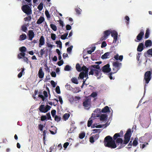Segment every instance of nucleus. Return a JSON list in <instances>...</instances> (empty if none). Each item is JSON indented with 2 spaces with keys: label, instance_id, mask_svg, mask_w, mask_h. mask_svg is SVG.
Listing matches in <instances>:
<instances>
[{
  "label": "nucleus",
  "instance_id": "f257e3e1",
  "mask_svg": "<svg viewBox=\"0 0 152 152\" xmlns=\"http://www.w3.org/2000/svg\"><path fill=\"white\" fill-rule=\"evenodd\" d=\"M104 142L105 146L106 147L113 148H115L116 147V145L115 141L110 136H107L105 138Z\"/></svg>",
  "mask_w": 152,
  "mask_h": 152
},
{
  "label": "nucleus",
  "instance_id": "f03ea898",
  "mask_svg": "<svg viewBox=\"0 0 152 152\" xmlns=\"http://www.w3.org/2000/svg\"><path fill=\"white\" fill-rule=\"evenodd\" d=\"M122 64L117 61L113 63V72H110L108 75V77L110 79H113L112 75L113 74L116 73L121 68Z\"/></svg>",
  "mask_w": 152,
  "mask_h": 152
},
{
  "label": "nucleus",
  "instance_id": "7ed1b4c3",
  "mask_svg": "<svg viewBox=\"0 0 152 152\" xmlns=\"http://www.w3.org/2000/svg\"><path fill=\"white\" fill-rule=\"evenodd\" d=\"M26 4L23 1L22 2L23 5L21 7V9L23 11L28 15H30L32 13V10L31 8V6H29L28 4Z\"/></svg>",
  "mask_w": 152,
  "mask_h": 152
},
{
  "label": "nucleus",
  "instance_id": "20e7f679",
  "mask_svg": "<svg viewBox=\"0 0 152 152\" xmlns=\"http://www.w3.org/2000/svg\"><path fill=\"white\" fill-rule=\"evenodd\" d=\"M90 70V71L88 73L89 75H94L98 79L101 78L102 75V73L100 72L101 70H99L94 69H91Z\"/></svg>",
  "mask_w": 152,
  "mask_h": 152
},
{
  "label": "nucleus",
  "instance_id": "39448f33",
  "mask_svg": "<svg viewBox=\"0 0 152 152\" xmlns=\"http://www.w3.org/2000/svg\"><path fill=\"white\" fill-rule=\"evenodd\" d=\"M151 73L150 71H148L146 72L144 76V80L145 81V87L147 86V84L149 83L151 78Z\"/></svg>",
  "mask_w": 152,
  "mask_h": 152
},
{
  "label": "nucleus",
  "instance_id": "423d86ee",
  "mask_svg": "<svg viewBox=\"0 0 152 152\" xmlns=\"http://www.w3.org/2000/svg\"><path fill=\"white\" fill-rule=\"evenodd\" d=\"M51 107L48 105L45 106L44 104L41 105L38 108L39 110L41 113H46L49 110Z\"/></svg>",
  "mask_w": 152,
  "mask_h": 152
},
{
  "label": "nucleus",
  "instance_id": "0eeeda50",
  "mask_svg": "<svg viewBox=\"0 0 152 152\" xmlns=\"http://www.w3.org/2000/svg\"><path fill=\"white\" fill-rule=\"evenodd\" d=\"M83 104L85 108L89 107L91 105V99L88 97H86L83 102Z\"/></svg>",
  "mask_w": 152,
  "mask_h": 152
},
{
  "label": "nucleus",
  "instance_id": "6e6552de",
  "mask_svg": "<svg viewBox=\"0 0 152 152\" xmlns=\"http://www.w3.org/2000/svg\"><path fill=\"white\" fill-rule=\"evenodd\" d=\"M144 35V32L143 30H141L140 32L138 34L136 37V39L134 40L135 41L137 42L140 41L142 39Z\"/></svg>",
  "mask_w": 152,
  "mask_h": 152
},
{
  "label": "nucleus",
  "instance_id": "1a4fd4ad",
  "mask_svg": "<svg viewBox=\"0 0 152 152\" xmlns=\"http://www.w3.org/2000/svg\"><path fill=\"white\" fill-rule=\"evenodd\" d=\"M110 65L108 64L102 67V71L104 72H109L111 71V69L110 67Z\"/></svg>",
  "mask_w": 152,
  "mask_h": 152
},
{
  "label": "nucleus",
  "instance_id": "9d476101",
  "mask_svg": "<svg viewBox=\"0 0 152 152\" xmlns=\"http://www.w3.org/2000/svg\"><path fill=\"white\" fill-rule=\"evenodd\" d=\"M111 33V36L113 38V43H115L118 38V34L117 32L115 31H112Z\"/></svg>",
  "mask_w": 152,
  "mask_h": 152
},
{
  "label": "nucleus",
  "instance_id": "9b49d317",
  "mask_svg": "<svg viewBox=\"0 0 152 152\" xmlns=\"http://www.w3.org/2000/svg\"><path fill=\"white\" fill-rule=\"evenodd\" d=\"M131 135V130L130 129H129L125 134L124 138L130 140Z\"/></svg>",
  "mask_w": 152,
  "mask_h": 152
},
{
  "label": "nucleus",
  "instance_id": "f8f14e48",
  "mask_svg": "<svg viewBox=\"0 0 152 152\" xmlns=\"http://www.w3.org/2000/svg\"><path fill=\"white\" fill-rule=\"evenodd\" d=\"M28 35L29 37V39L32 40L34 36V34L33 31L31 30H29Z\"/></svg>",
  "mask_w": 152,
  "mask_h": 152
},
{
  "label": "nucleus",
  "instance_id": "ddd939ff",
  "mask_svg": "<svg viewBox=\"0 0 152 152\" xmlns=\"http://www.w3.org/2000/svg\"><path fill=\"white\" fill-rule=\"evenodd\" d=\"M45 44V39L44 37L42 36H41L39 39V47H41L42 46L44 45Z\"/></svg>",
  "mask_w": 152,
  "mask_h": 152
},
{
  "label": "nucleus",
  "instance_id": "4468645a",
  "mask_svg": "<svg viewBox=\"0 0 152 152\" xmlns=\"http://www.w3.org/2000/svg\"><path fill=\"white\" fill-rule=\"evenodd\" d=\"M38 76L40 78H42L43 77L44 75V73L42 71V67H40L39 69L38 72Z\"/></svg>",
  "mask_w": 152,
  "mask_h": 152
},
{
  "label": "nucleus",
  "instance_id": "2eb2a0df",
  "mask_svg": "<svg viewBox=\"0 0 152 152\" xmlns=\"http://www.w3.org/2000/svg\"><path fill=\"white\" fill-rule=\"evenodd\" d=\"M123 134V132L122 131H121L120 133H116L115 134L113 137L114 140H115L118 137H121Z\"/></svg>",
  "mask_w": 152,
  "mask_h": 152
},
{
  "label": "nucleus",
  "instance_id": "dca6fc26",
  "mask_svg": "<svg viewBox=\"0 0 152 152\" xmlns=\"http://www.w3.org/2000/svg\"><path fill=\"white\" fill-rule=\"evenodd\" d=\"M144 49V45L142 43H140L138 45L137 50L138 51L141 52Z\"/></svg>",
  "mask_w": 152,
  "mask_h": 152
},
{
  "label": "nucleus",
  "instance_id": "f3484780",
  "mask_svg": "<svg viewBox=\"0 0 152 152\" xmlns=\"http://www.w3.org/2000/svg\"><path fill=\"white\" fill-rule=\"evenodd\" d=\"M111 52H107L105 53L104 55L101 56V58L102 59H106L109 58V56L110 55Z\"/></svg>",
  "mask_w": 152,
  "mask_h": 152
},
{
  "label": "nucleus",
  "instance_id": "a211bd4d",
  "mask_svg": "<svg viewBox=\"0 0 152 152\" xmlns=\"http://www.w3.org/2000/svg\"><path fill=\"white\" fill-rule=\"evenodd\" d=\"M114 58L116 60H119L120 61H121L123 59V57L122 55H121L119 56L118 54L114 56Z\"/></svg>",
  "mask_w": 152,
  "mask_h": 152
},
{
  "label": "nucleus",
  "instance_id": "6ab92c4d",
  "mask_svg": "<svg viewBox=\"0 0 152 152\" xmlns=\"http://www.w3.org/2000/svg\"><path fill=\"white\" fill-rule=\"evenodd\" d=\"M89 68L90 69H94L98 70H101L100 66L99 65H92L89 66Z\"/></svg>",
  "mask_w": 152,
  "mask_h": 152
},
{
  "label": "nucleus",
  "instance_id": "aec40b11",
  "mask_svg": "<svg viewBox=\"0 0 152 152\" xmlns=\"http://www.w3.org/2000/svg\"><path fill=\"white\" fill-rule=\"evenodd\" d=\"M112 31L111 29L106 30L104 31V34L105 37L107 38V37L111 34Z\"/></svg>",
  "mask_w": 152,
  "mask_h": 152
},
{
  "label": "nucleus",
  "instance_id": "412c9836",
  "mask_svg": "<svg viewBox=\"0 0 152 152\" xmlns=\"http://www.w3.org/2000/svg\"><path fill=\"white\" fill-rule=\"evenodd\" d=\"M152 45V42L150 40H148L145 42V46L146 47L150 46Z\"/></svg>",
  "mask_w": 152,
  "mask_h": 152
},
{
  "label": "nucleus",
  "instance_id": "4be33fe9",
  "mask_svg": "<svg viewBox=\"0 0 152 152\" xmlns=\"http://www.w3.org/2000/svg\"><path fill=\"white\" fill-rule=\"evenodd\" d=\"M107 116L106 114H102L100 115V119L101 121H104L107 119Z\"/></svg>",
  "mask_w": 152,
  "mask_h": 152
},
{
  "label": "nucleus",
  "instance_id": "5701e85b",
  "mask_svg": "<svg viewBox=\"0 0 152 152\" xmlns=\"http://www.w3.org/2000/svg\"><path fill=\"white\" fill-rule=\"evenodd\" d=\"M44 18L43 17H40L38 20L37 22V23L38 24H40L44 21Z\"/></svg>",
  "mask_w": 152,
  "mask_h": 152
},
{
  "label": "nucleus",
  "instance_id": "b1692460",
  "mask_svg": "<svg viewBox=\"0 0 152 152\" xmlns=\"http://www.w3.org/2000/svg\"><path fill=\"white\" fill-rule=\"evenodd\" d=\"M109 111V108L108 106H106L102 110V112L103 113H106Z\"/></svg>",
  "mask_w": 152,
  "mask_h": 152
},
{
  "label": "nucleus",
  "instance_id": "393cba45",
  "mask_svg": "<svg viewBox=\"0 0 152 152\" xmlns=\"http://www.w3.org/2000/svg\"><path fill=\"white\" fill-rule=\"evenodd\" d=\"M26 38L27 36L25 34H22L20 36L19 40L21 41L24 40L26 39Z\"/></svg>",
  "mask_w": 152,
  "mask_h": 152
},
{
  "label": "nucleus",
  "instance_id": "a878e982",
  "mask_svg": "<svg viewBox=\"0 0 152 152\" xmlns=\"http://www.w3.org/2000/svg\"><path fill=\"white\" fill-rule=\"evenodd\" d=\"M70 115L69 113H66L63 115V118L64 120L65 121L67 120L69 117H70Z\"/></svg>",
  "mask_w": 152,
  "mask_h": 152
},
{
  "label": "nucleus",
  "instance_id": "bb28decb",
  "mask_svg": "<svg viewBox=\"0 0 152 152\" xmlns=\"http://www.w3.org/2000/svg\"><path fill=\"white\" fill-rule=\"evenodd\" d=\"M88 68H87L85 66L83 65L82 67V70L83 72H84V73H88Z\"/></svg>",
  "mask_w": 152,
  "mask_h": 152
},
{
  "label": "nucleus",
  "instance_id": "cd10ccee",
  "mask_svg": "<svg viewBox=\"0 0 152 152\" xmlns=\"http://www.w3.org/2000/svg\"><path fill=\"white\" fill-rule=\"evenodd\" d=\"M25 55V53L24 52L20 53L18 55V58L19 59L22 58V57H24Z\"/></svg>",
  "mask_w": 152,
  "mask_h": 152
},
{
  "label": "nucleus",
  "instance_id": "c85d7f7f",
  "mask_svg": "<svg viewBox=\"0 0 152 152\" xmlns=\"http://www.w3.org/2000/svg\"><path fill=\"white\" fill-rule=\"evenodd\" d=\"M76 68L78 72H80L82 71V67H81L79 64L78 63L76 64Z\"/></svg>",
  "mask_w": 152,
  "mask_h": 152
},
{
  "label": "nucleus",
  "instance_id": "c756f323",
  "mask_svg": "<svg viewBox=\"0 0 152 152\" xmlns=\"http://www.w3.org/2000/svg\"><path fill=\"white\" fill-rule=\"evenodd\" d=\"M150 34V30L148 28L146 30L145 36V39H147L148 38Z\"/></svg>",
  "mask_w": 152,
  "mask_h": 152
},
{
  "label": "nucleus",
  "instance_id": "7c9ffc66",
  "mask_svg": "<svg viewBox=\"0 0 152 152\" xmlns=\"http://www.w3.org/2000/svg\"><path fill=\"white\" fill-rule=\"evenodd\" d=\"M84 75L85 73H84V72H81L79 75V77L78 78H80V79H83L84 78Z\"/></svg>",
  "mask_w": 152,
  "mask_h": 152
},
{
  "label": "nucleus",
  "instance_id": "2f4dec72",
  "mask_svg": "<svg viewBox=\"0 0 152 152\" xmlns=\"http://www.w3.org/2000/svg\"><path fill=\"white\" fill-rule=\"evenodd\" d=\"M50 28L54 31H56L57 29V27L56 25L53 24H51L50 25Z\"/></svg>",
  "mask_w": 152,
  "mask_h": 152
},
{
  "label": "nucleus",
  "instance_id": "473e14b6",
  "mask_svg": "<svg viewBox=\"0 0 152 152\" xmlns=\"http://www.w3.org/2000/svg\"><path fill=\"white\" fill-rule=\"evenodd\" d=\"M19 50L21 52H24L26 51V48L24 46H22L20 47Z\"/></svg>",
  "mask_w": 152,
  "mask_h": 152
},
{
  "label": "nucleus",
  "instance_id": "72a5a7b5",
  "mask_svg": "<svg viewBox=\"0 0 152 152\" xmlns=\"http://www.w3.org/2000/svg\"><path fill=\"white\" fill-rule=\"evenodd\" d=\"M68 35V32L65 33L64 34L61 36V38L63 40H64L67 38V37Z\"/></svg>",
  "mask_w": 152,
  "mask_h": 152
},
{
  "label": "nucleus",
  "instance_id": "f704fd0d",
  "mask_svg": "<svg viewBox=\"0 0 152 152\" xmlns=\"http://www.w3.org/2000/svg\"><path fill=\"white\" fill-rule=\"evenodd\" d=\"M116 143H120L121 145L123 144V140L121 138H118L116 140Z\"/></svg>",
  "mask_w": 152,
  "mask_h": 152
},
{
  "label": "nucleus",
  "instance_id": "c9c22d12",
  "mask_svg": "<svg viewBox=\"0 0 152 152\" xmlns=\"http://www.w3.org/2000/svg\"><path fill=\"white\" fill-rule=\"evenodd\" d=\"M37 8L39 11H41L43 8V3L42 2L40 3L38 5Z\"/></svg>",
  "mask_w": 152,
  "mask_h": 152
},
{
  "label": "nucleus",
  "instance_id": "e433bc0d",
  "mask_svg": "<svg viewBox=\"0 0 152 152\" xmlns=\"http://www.w3.org/2000/svg\"><path fill=\"white\" fill-rule=\"evenodd\" d=\"M72 82L75 84H77L78 83V81L76 78L75 77H72L71 79Z\"/></svg>",
  "mask_w": 152,
  "mask_h": 152
},
{
  "label": "nucleus",
  "instance_id": "4c0bfd02",
  "mask_svg": "<svg viewBox=\"0 0 152 152\" xmlns=\"http://www.w3.org/2000/svg\"><path fill=\"white\" fill-rule=\"evenodd\" d=\"M44 48L43 49H42L40 50L39 51L40 53V57H42V56L44 54H45V50H44ZM39 57L40 56H39Z\"/></svg>",
  "mask_w": 152,
  "mask_h": 152
},
{
  "label": "nucleus",
  "instance_id": "58836bf2",
  "mask_svg": "<svg viewBox=\"0 0 152 152\" xmlns=\"http://www.w3.org/2000/svg\"><path fill=\"white\" fill-rule=\"evenodd\" d=\"M24 70V68L22 69L21 71L18 74V77L19 78H20L23 75V73Z\"/></svg>",
  "mask_w": 152,
  "mask_h": 152
},
{
  "label": "nucleus",
  "instance_id": "ea45409f",
  "mask_svg": "<svg viewBox=\"0 0 152 152\" xmlns=\"http://www.w3.org/2000/svg\"><path fill=\"white\" fill-rule=\"evenodd\" d=\"M137 138H135L134 140L133 141L132 145L134 146H136L138 144V142L137 141Z\"/></svg>",
  "mask_w": 152,
  "mask_h": 152
},
{
  "label": "nucleus",
  "instance_id": "a19ab883",
  "mask_svg": "<svg viewBox=\"0 0 152 152\" xmlns=\"http://www.w3.org/2000/svg\"><path fill=\"white\" fill-rule=\"evenodd\" d=\"M85 136V133L84 132H82L79 134V137L81 139H82Z\"/></svg>",
  "mask_w": 152,
  "mask_h": 152
},
{
  "label": "nucleus",
  "instance_id": "79ce46f5",
  "mask_svg": "<svg viewBox=\"0 0 152 152\" xmlns=\"http://www.w3.org/2000/svg\"><path fill=\"white\" fill-rule=\"evenodd\" d=\"M71 69V67L69 65H67L65 67L64 70L66 71H69Z\"/></svg>",
  "mask_w": 152,
  "mask_h": 152
},
{
  "label": "nucleus",
  "instance_id": "37998d69",
  "mask_svg": "<svg viewBox=\"0 0 152 152\" xmlns=\"http://www.w3.org/2000/svg\"><path fill=\"white\" fill-rule=\"evenodd\" d=\"M61 119V118L60 116H58L57 115H56L55 116V120L58 122Z\"/></svg>",
  "mask_w": 152,
  "mask_h": 152
},
{
  "label": "nucleus",
  "instance_id": "c03bdc74",
  "mask_svg": "<svg viewBox=\"0 0 152 152\" xmlns=\"http://www.w3.org/2000/svg\"><path fill=\"white\" fill-rule=\"evenodd\" d=\"M21 29L23 31L26 32L27 28L26 26L23 25L21 26Z\"/></svg>",
  "mask_w": 152,
  "mask_h": 152
},
{
  "label": "nucleus",
  "instance_id": "a18cd8bd",
  "mask_svg": "<svg viewBox=\"0 0 152 152\" xmlns=\"http://www.w3.org/2000/svg\"><path fill=\"white\" fill-rule=\"evenodd\" d=\"M56 43L59 45V47L60 48H62V43L60 41H57L56 42Z\"/></svg>",
  "mask_w": 152,
  "mask_h": 152
},
{
  "label": "nucleus",
  "instance_id": "49530a36",
  "mask_svg": "<svg viewBox=\"0 0 152 152\" xmlns=\"http://www.w3.org/2000/svg\"><path fill=\"white\" fill-rule=\"evenodd\" d=\"M56 93L58 94H60L61 93V91L59 87L58 86H57L56 88Z\"/></svg>",
  "mask_w": 152,
  "mask_h": 152
},
{
  "label": "nucleus",
  "instance_id": "de8ad7c7",
  "mask_svg": "<svg viewBox=\"0 0 152 152\" xmlns=\"http://www.w3.org/2000/svg\"><path fill=\"white\" fill-rule=\"evenodd\" d=\"M31 19V17L30 15L24 18V20L25 21H29Z\"/></svg>",
  "mask_w": 152,
  "mask_h": 152
},
{
  "label": "nucleus",
  "instance_id": "09e8293b",
  "mask_svg": "<svg viewBox=\"0 0 152 152\" xmlns=\"http://www.w3.org/2000/svg\"><path fill=\"white\" fill-rule=\"evenodd\" d=\"M75 11L77 14L79 15L81 13V10L80 8H77L75 9Z\"/></svg>",
  "mask_w": 152,
  "mask_h": 152
},
{
  "label": "nucleus",
  "instance_id": "8fccbe9b",
  "mask_svg": "<svg viewBox=\"0 0 152 152\" xmlns=\"http://www.w3.org/2000/svg\"><path fill=\"white\" fill-rule=\"evenodd\" d=\"M148 145V143L147 142H144V144H143L142 145L141 144H140V148L143 149L144 148L146 145Z\"/></svg>",
  "mask_w": 152,
  "mask_h": 152
},
{
  "label": "nucleus",
  "instance_id": "3c124183",
  "mask_svg": "<svg viewBox=\"0 0 152 152\" xmlns=\"http://www.w3.org/2000/svg\"><path fill=\"white\" fill-rule=\"evenodd\" d=\"M45 14L46 16L48 18H50V15L48 10H46L45 11Z\"/></svg>",
  "mask_w": 152,
  "mask_h": 152
},
{
  "label": "nucleus",
  "instance_id": "603ef678",
  "mask_svg": "<svg viewBox=\"0 0 152 152\" xmlns=\"http://www.w3.org/2000/svg\"><path fill=\"white\" fill-rule=\"evenodd\" d=\"M47 133V131L46 130H44L43 132V139L44 140H45V137L46 136V134Z\"/></svg>",
  "mask_w": 152,
  "mask_h": 152
},
{
  "label": "nucleus",
  "instance_id": "864d4df0",
  "mask_svg": "<svg viewBox=\"0 0 152 152\" xmlns=\"http://www.w3.org/2000/svg\"><path fill=\"white\" fill-rule=\"evenodd\" d=\"M56 113V111L55 110H53L51 111V114L53 117H54L55 116Z\"/></svg>",
  "mask_w": 152,
  "mask_h": 152
},
{
  "label": "nucleus",
  "instance_id": "5fc2aeb1",
  "mask_svg": "<svg viewBox=\"0 0 152 152\" xmlns=\"http://www.w3.org/2000/svg\"><path fill=\"white\" fill-rule=\"evenodd\" d=\"M51 37L52 40H55L56 38V35L52 33L51 34Z\"/></svg>",
  "mask_w": 152,
  "mask_h": 152
},
{
  "label": "nucleus",
  "instance_id": "6e6d98bb",
  "mask_svg": "<svg viewBox=\"0 0 152 152\" xmlns=\"http://www.w3.org/2000/svg\"><path fill=\"white\" fill-rule=\"evenodd\" d=\"M107 46V44L105 41H103L102 42L101 45V48H103Z\"/></svg>",
  "mask_w": 152,
  "mask_h": 152
},
{
  "label": "nucleus",
  "instance_id": "4d7b16f0",
  "mask_svg": "<svg viewBox=\"0 0 152 152\" xmlns=\"http://www.w3.org/2000/svg\"><path fill=\"white\" fill-rule=\"evenodd\" d=\"M147 54L152 56V48L149 49L147 51Z\"/></svg>",
  "mask_w": 152,
  "mask_h": 152
},
{
  "label": "nucleus",
  "instance_id": "13d9d810",
  "mask_svg": "<svg viewBox=\"0 0 152 152\" xmlns=\"http://www.w3.org/2000/svg\"><path fill=\"white\" fill-rule=\"evenodd\" d=\"M47 119V117L45 115H42L41 117V120L42 121L45 120Z\"/></svg>",
  "mask_w": 152,
  "mask_h": 152
},
{
  "label": "nucleus",
  "instance_id": "bf43d9fd",
  "mask_svg": "<svg viewBox=\"0 0 152 152\" xmlns=\"http://www.w3.org/2000/svg\"><path fill=\"white\" fill-rule=\"evenodd\" d=\"M93 123L92 120H88V122L87 126L88 127H90Z\"/></svg>",
  "mask_w": 152,
  "mask_h": 152
},
{
  "label": "nucleus",
  "instance_id": "052dcab7",
  "mask_svg": "<svg viewBox=\"0 0 152 152\" xmlns=\"http://www.w3.org/2000/svg\"><path fill=\"white\" fill-rule=\"evenodd\" d=\"M130 140L128 139H127L124 138V141L123 143L124 144H127L128 142H129Z\"/></svg>",
  "mask_w": 152,
  "mask_h": 152
},
{
  "label": "nucleus",
  "instance_id": "680f3d73",
  "mask_svg": "<svg viewBox=\"0 0 152 152\" xmlns=\"http://www.w3.org/2000/svg\"><path fill=\"white\" fill-rule=\"evenodd\" d=\"M47 116V118L48 120H52L51 117L50 116V113H47L46 114Z\"/></svg>",
  "mask_w": 152,
  "mask_h": 152
},
{
  "label": "nucleus",
  "instance_id": "e2e57ef3",
  "mask_svg": "<svg viewBox=\"0 0 152 152\" xmlns=\"http://www.w3.org/2000/svg\"><path fill=\"white\" fill-rule=\"evenodd\" d=\"M50 83L53 87L54 88L56 87V84L53 80H51L50 82Z\"/></svg>",
  "mask_w": 152,
  "mask_h": 152
},
{
  "label": "nucleus",
  "instance_id": "0e129e2a",
  "mask_svg": "<svg viewBox=\"0 0 152 152\" xmlns=\"http://www.w3.org/2000/svg\"><path fill=\"white\" fill-rule=\"evenodd\" d=\"M97 94L95 92H93L91 95V96L94 98L97 96Z\"/></svg>",
  "mask_w": 152,
  "mask_h": 152
},
{
  "label": "nucleus",
  "instance_id": "69168bd1",
  "mask_svg": "<svg viewBox=\"0 0 152 152\" xmlns=\"http://www.w3.org/2000/svg\"><path fill=\"white\" fill-rule=\"evenodd\" d=\"M63 61L62 60L58 61L57 63V64L59 66H60L63 64Z\"/></svg>",
  "mask_w": 152,
  "mask_h": 152
},
{
  "label": "nucleus",
  "instance_id": "338daca9",
  "mask_svg": "<svg viewBox=\"0 0 152 152\" xmlns=\"http://www.w3.org/2000/svg\"><path fill=\"white\" fill-rule=\"evenodd\" d=\"M43 125L41 124H39V129L41 131H43Z\"/></svg>",
  "mask_w": 152,
  "mask_h": 152
},
{
  "label": "nucleus",
  "instance_id": "774afa93",
  "mask_svg": "<svg viewBox=\"0 0 152 152\" xmlns=\"http://www.w3.org/2000/svg\"><path fill=\"white\" fill-rule=\"evenodd\" d=\"M89 141L91 142L92 143L94 142V137L93 136H91L90 137Z\"/></svg>",
  "mask_w": 152,
  "mask_h": 152
}]
</instances>
